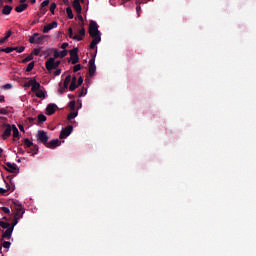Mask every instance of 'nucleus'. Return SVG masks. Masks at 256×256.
Masks as SVG:
<instances>
[{
    "instance_id": "nucleus-21",
    "label": "nucleus",
    "mask_w": 256,
    "mask_h": 256,
    "mask_svg": "<svg viewBox=\"0 0 256 256\" xmlns=\"http://www.w3.org/2000/svg\"><path fill=\"white\" fill-rule=\"evenodd\" d=\"M12 133L14 139L19 138V129H17V126H15V124L12 125Z\"/></svg>"
},
{
    "instance_id": "nucleus-29",
    "label": "nucleus",
    "mask_w": 256,
    "mask_h": 256,
    "mask_svg": "<svg viewBox=\"0 0 256 256\" xmlns=\"http://www.w3.org/2000/svg\"><path fill=\"white\" fill-rule=\"evenodd\" d=\"M19 219H21L18 216H14V220L13 222L10 224V227H12V229H15V226L17 225V223H19Z\"/></svg>"
},
{
    "instance_id": "nucleus-12",
    "label": "nucleus",
    "mask_w": 256,
    "mask_h": 256,
    "mask_svg": "<svg viewBox=\"0 0 256 256\" xmlns=\"http://www.w3.org/2000/svg\"><path fill=\"white\" fill-rule=\"evenodd\" d=\"M61 145V142L59 139H54L46 144V147L48 149H56V147H59Z\"/></svg>"
},
{
    "instance_id": "nucleus-13",
    "label": "nucleus",
    "mask_w": 256,
    "mask_h": 256,
    "mask_svg": "<svg viewBox=\"0 0 256 256\" xmlns=\"http://www.w3.org/2000/svg\"><path fill=\"white\" fill-rule=\"evenodd\" d=\"M57 111V104L50 103L46 107V115H53Z\"/></svg>"
},
{
    "instance_id": "nucleus-25",
    "label": "nucleus",
    "mask_w": 256,
    "mask_h": 256,
    "mask_svg": "<svg viewBox=\"0 0 256 256\" xmlns=\"http://www.w3.org/2000/svg\"><path fill=\"white\" fill-rule=\"evenodd\" d=\"M66 14H67L68 19H73L74 15H73V10L71 9V7L66 8Z\"/></svg>"
},
{
    "instance_id": "nucleus-47",
    "label": "nucleus",
    "mask_w": 256,
    "mask_h": 256,
    "mask_svg": "<svg viewBox=\"0 0 256 256\" xmlns=\"http://www.w3.org/2000/svg\"><path fill=\"white\" fill-rule=\"evenodd\" d=\"M39 53H41V49H39V48H35V49L32 51V55L38 56Z\"/></svg>"
},
{
    "instance_id": "nucleus-35",
    "label": "nucleus",
    "mask_w": 256,
    "mask_h": 256,
    "mask_svg": "<svg viewBox=\"0 0 256 256\" xmlns=\"http://www.w3.org/2000/svg\"><path fill=\"white\" fill-rule=\"evenodd\" d=\"M77 87H79V85L75 82H71L70 86H69V91H75V89H77Z\"/></svg>"
},
{
    "instance_id": "nucleus-57",
    "label": "nucleus",
    "mask_w": 256,
    "mask_h": 256,
    "mask_svg": "<svg viewBox=\"0 0 256 256\" xmlns=\"http://www.w3.org/2000/svg\"><path fill=\"white\" fill-rule=\"evenodd\" d=\"M149 0H138V5H145Z\"/></svg>"
},
{
    "instance_id": "nucleus-4",
    "label": "nucleus",
    "mask_w": 256,
    "mask_h": 256,
    "mask_svg": "<svg viewBox=\"0 0 256 256\" xmlns=\"http://www.w3.org/2000/svg\"><path fill=\"white\" fill-rule=\"evenodd\" d=\"M71 133H73V125H68L63 130H61L59 139H67Z\"/></svg>"
},
{
    "instance_id": "nucleus-36",
    "label": "nucleus",
    "mask_w": 256,
    "mask_h": 256,
    "mask_svg": "<svg viewBox=\"0 0 256 256\" xmlns=\"http://www.w3.org/2000/svg\"><path fill=\"white\" fill-rule=\"evenodd\" d=\"M78 113L77 112H71L70 114H68V121H71V119H75V117H77Z\"/></svg>"
},
{
    "instance_id": "nucleus-2",
    "label": "nucleus",
    "mask_w": 256,
    "mask_h": 256,
    "mask_svg": "<svg viewBox=\"0 0 256 256\" xmlns=\"http://www.w3.org/2000/svg\"><path fill=\"white\" fill-rule=\"evenodd\" d=\"M91 59L89 60V75L90 77H93L95 75V71H97V66L95 65V57L96 54H91Z\"/></svg>"
},
{
    "instance_id": "nucleus-50",
    "label": "nucleus",
    "mask_w": 256,
    "mask_h": 256,
    "mask_svg": "<svg viewBox=\"0 0 256 256\" xmlns=\"http://www.w3.org/2000/svg\"><path fill=\"white\" fill-rule=\"evenodd\" d=\"M69 107H70L71 111H75V101H71L69 103Z\"/></svg>"
},
{
    "instance_id": "nucleus-23",
    "label": "nucleus",
    "mask_w": 256,
    "mask_h": 256,
    "mask_svg": "<svg viewBox=\"0 0 256 256\" xmlns=\"http://www.w3.org/2000/svg\"><path fill=\"white\" fill-rule=\"evenodd\" d=\"M69 83H71V75L66 76L64 80V89H69Z\"/></svg>"
},
{
    "instance_id": "nucleus-8",
    "label": "nucleus",
    "mask_w": 256,
    "mask_h": 256,
    "mask_svg": "<svg viewBox=\"0 0 256 256\" xmlns=\"http://www.w3.org/2000/svg\"><path fill=\"white\" fill-rule=\"evenodd\" d=\"M13 227L7 228L6 231L3 232L2 237L0 238V243H3L5 239L9 241L11 239V235H13Z\"/></svg>"
},
{
    "instance_id": "nucleus-55",
    "label": "nucleus",
    "mask_w": 256,
    "mask_h": 256,
    "mask_svg": "<svg viewBox=\"0 0 256 256\" xmlns=\"http://www.w3.org/2000/svg\"><path fill=\"white\" fill-rule=\"evenodd\" d=\"M69 47V43L67 42H64L62 45H61V49H67Z\"/></svg>"
},
{
    "instance_id": "nucleus-27",
    "label": "nucleus",
    "mask_w": 256,
    "mask_h": 256,
    "mask_svg": "<svg viewBox=\"0 0 256 256\" xmlns=\"http://www.w3.org/2000/svg\"><path fill=\"white\" fill-rule=\"evenodd\" d=\"M136 13H137V17H141V13H143V10H141V5L137 1H136Z\"/></svg>"
},
{
    "instance_id": "nucleus-14",
    "label": "nucleus",
    "mask_w": 256,
    "mask_h": 256,
    "mask_svg": "<svg viewBox=\"0 0 256 256\" xmlns=\"http://www.w3.org/2000/svg\"><path fill=\"white\" fill-rule=\"evenodd\" d=\"M51 29H57V21H53L52 23L45 25L43 33H49Z\"/></svg>"
},
{
    "instance_id": "nucleus-40",
    "label": "nucleus",
    "mask_w": 256,
    "mask_h": 256,
    "mask_svg": "<svg viewBox=\"0 0 256 256\" xmlns=\"http://www.w3.org/2000/svg\"><path fill=\"white\" fill-rule=\"evenodd\" d=\"M78 37H82V39L85 37V26L81 27V29L79 30Z\"/></svg>"
},
{
    "instance_id": "nucleus-20",
    "label": "nucleus",
    "mask_w": 256,
    "mask_h": 256,
    "mask_svg": "<svg viewBox=\"0 0 256 256\" xmlns=\"http://www.w3.org/2000/svg\"><path fill=\"white\" fill-rule=\"evenodd\" d=\"M28 153H32V155H37V153H39V146L37 144H34L33 146H31Z\"/></svg>"
},
{
    "instance_id": "nucleus-33",
    "label": "nucleus",
    "mask_w": 256,
    "mask_h": 256,
    "mask_svg": "<svg viewBox=\"0 0 256 256\" xmlns=\"http://www.w3.org/2000/svg\"><path fill=\"white\" fill-rule=\"evenodd\" d=\"M59 93H60V95H63L64 93H65V89H67V88H65V85H63V82H60L59 83Z\"/></svg>"
},
{
    "instance_id": "nucleus-49",
    "label": "nucleus",
    "mask_w": 256,
    "mask_h": 256,
    "mask_svg": "<svg viewBox=\"0 0 256 256\" xmlns=\"http://www.w3.org/2000/svg\"><path fill=\"white\" fill-rule=\"evenodd\" d=\"M1 210L3 211V213H6L7 215H9V213H11V210L7 207H2Z\"/></svg>"
},
{
    "instance_id": "nucleus-19",
    "label": "nucleus",
    "mask_w": 256,
    "mask_h": 256,
    "mask_svg": "<svg viewBox=\"0 0 256 256\" xmlns=\"http://www.w3.org/2000/svg\"><path fill=\"white\" fill-rule=\"evenodd\" d=\"M72 7L76 11V13H81L82 8H81V3L80 2H73Z\"/></svg>"
},
{
    "instance_id": "nucleus-46",
    "label": "nucleus",
    "mask_w": 256,
    "mask_h": 256,
    "mask_svg": "<svg viewBox=\"0 0 256 256\" xmlns=\"http://www.w3.org/2000/svg\"><path fill=\"white\" fill-rule=\"evenodd\" d=\"M60 53V59H63L64 57H67V50H63Z\"/></svg>"
},
{
    "instance_id": "nucleus-37",
    "label": "nucleus",
    "mask_w": 256,
    "mask_h": 256,
    "mask_svg": "<svg viewBox=\"0 0 256 256\" xmlns=\"http://www.w3.org/2000/svg\"><path fill=\"white\" fill-rule=\"evenodd\" d=\"M29 61H33V54H30L25 59H23L22 63H29Z\"/></svg>"
},
{
    "instance_id": "nucleus-61",
    "label": "nucleus",
    "mask_w": 256,
    "mask_h": 256,
    "mask_svg": "<svg viewBox=\"0 0 256 256\" xmlns=\"http://www.w3.org/2000/svg\"><path fill=\"white\" fill-rule=\"evenodd\" d=\"M3 89H11V84H5V85L3 86Z\"/></svg>"
},
{
    "instance_id": "nucleus-52",
    "label": "nucleus",
    "mask_w": 256,
    "mask_h": 256,
    "mask_svg": "<svg viewBox=\"0 0 256 256\" xmlns=\"http://www.w3.org/2000/svg\"><path fill=\"white\" fill-rule=\"evenodd\" d=\"M52 51H54V60L59 59V57H60L59 51H57V50H52Z\"/></svg>"
},
{
    "instance_id": "nucleus-39",
    "label": "nucleus",
    "mask_w": 256,
    "mask_h": 256,
    "mask_svg": "<svg viewBox=\"0 0 256 256\" xmlns=\"http://www.w3.org/2000/svg\"><path fill=\"white\" fill-rule=\"evenodd\" d=\"M12 51H14V47L2 48L3 53H12Z\"/></svg>"
},
{
    "instance_id": "nucleus-42",
    "label": "nucleus",
    "mask_w": 256,
    "mask_h": 256,
    "mask_svg": "<svg viewBox=\"0 0 256 256\" xmlns=\"http://www.w3.org/2000/svg\"><path fill=\"white\" fill-rule=\"evenodd\" d=\"M87 95V89L82 88L79 93V97H85Z\"/></svg>"
},
{
    "instance_id": "nucleus-38",
    "label": "nucleus",
    "mask_w": 256,
    "mask_h": 256,
    "mask_svg": "<svg viewBox=\"0 0 256 256\" xmlns=\"http://www.w3.org/2000/svg\"><path fill=\"white\" fill-rule=\"evenodd\" d=\"M14 51L17 53H23V51H25V46L14 47Z\"/></svg>"
},
{
    "instance_id": "nucleus-26",
    "label": "nucleus",
    "mask_w": 256,
    "mask_h": 256,
    "mask_svg": "<svg viewBox=\"0 0 256 256\" xmlns=\"http://www.w3.org/2000/svg\"><path fill=\"white\" fill-rule=\"evenodd\" d=\"M0 227H2V229H9L11 227V223L0 221Z\"/></svg>"
},
{
    "instance_id": "nucleus-32",
    "label": "nucleus",
    "mask_w": 256,
    "mask_h": 256,
    "mask_svg": "<svg viewBox=\"0 0 256 256\" xmlns=\"http://www.w3.org/2000/svg\"><path fill=\"white\" fill-rule=\"evenodd\" d=\"M77 19L80 21V27H85V22L83 21V16L81 13H77Z\"/></svg>"
},
{
    "instance_id": "nucleus-9",
    "label": "nucleus",
    "mask_w": 256,
    "mask_h": 256,
    "mask_svg": "<svg viewBox=\"0 0 256 256\" xmlns=\"http://www.w3.org/2000/svg\"><path fill=\"white\" fill-rule=\"evenodd\" d=\"M15 205H16V213L14 214V217H20V219H23L25 208L21 204L15 203Z\"/></svg>"
},
{
    "instance_id": "nucleus-31",
    "label": "nucleus",
    "mask_w": 256,
    "mask_h": 256,
    "mask_svg": "<svg viewBox=\"0 0 256 256\" xmlns=\"http://www.w3.org/2000/svg\"><path fill=\"white\" fill-rule=\"evenodd\" d=\"M45 121H47V116H45L43 114H39L38 115V123H45Z\"/></svg>"
},
{
    "instance_id": "nucleus-53",
    "label": "nucleus",
    "mask_w": 256,
    "mask_h": 256,
    "mask_svg": "<svg viewBox=\"0 0 256 256\" xmlns=\"http://www.w3.org/2000/svg\"><path fill=\"white\" fill-rule=\"evenodd\" d=\"M11 35H12L11 30H9V31L6 32V35L4 36V38L6 39V41H7V39H9V37H11Z\"/></svg>"
},
{
    "instance_id": "nucleus-11",
    "label": "nucleus",
    "mask_w": 256,
    "mask_h": 256,
    "mask_svg": "<svg viewBox=\"0 0 256 256\" xmlns=\"http://www.w3.org/2000/svg\"><path fill=\"white\" fill-rule=\"evenodd\" d=\"M30 85H32L31 91L33 93H35L37 91H40V89H41V84L39 82H37L36 79H31L30 80Z\"/></svg>"
},
{
    "instance_id": "nucleus-45",
    "label": "nucleus",
    "mask_w": 256,
    "mask_h": 256,
    "mask_svg": "<svg viewBox=\"0 0 256 256\" xmlns=\"http://www.w3.org/2000/svg\"><path fill=\"white\" fill-rule=\"evenodd\" d=\"M51 53H53V50L42 51V55H45L46 57H49V55H51Z\"/></svg>"
},
{
    "instance_id": "nucleus-30",
    "label": "nucleus",
    "mask_w": 256,
    "mask_h": 256,
    "mask_svg": "<svg viewBox=\"0 0 256 256\" xmlns=\"http://www.w3.org/2000/svg\"><path fill=\"white\" fill-rule=\"evenodd\" d=\"M35 67V62H30L27 67H26V71L27 73H31V71H33V68Z\"/></svg>"
},
{
    "instance_id": "nucleus-28",
    "label": "nucleus",
    "mask_w": 256,
    "mask_h": 256,
    "mask_svg": "<svg viewBox=\"0 0 256 256\" xmlns=\"http://www.w3.org/2000/svg\"><path fill=\"white\" fill-rule=\"evenodd\" d=\"M36 97H38V99H45V92H43V90L36 91Z\"/></svg>"
},
{
    "instance_id": "nucleus-7",
    "label": "nucleus",
    "mask_w": 256,
    "mask_h": 256,
    "mask_svg": "<svg viewBox=\"0 0 256 256\" xmlns=\"http://www.w3.org/2000/svg\"><path fill=\"white\" fill-rule=\"evenodd\" d=\"M3 168L8 171V173H19V167H17V164L10 162L6 163V166H3Z\"/></svg>"
},
{
    "instance_id": "nucleus-16",
    "label": "nucleus",
    "mask_w": 256,
    "mask_h": 256,
    "mask_svg": "<svg viewBox=\"0 0 256 256\" xmlns=\"http://www.w3.org/2000/svg\"><path fill=\"white\" fill-rule=\"evenodd\" d=\"M68 35L70 39H74V41H83V37L79 36V34L73 36V28L68 29Z\"/></svg>"
},
{
    "instance_id": "nucleus-48",
    "label": "nucleus",
    "mask_w": 256,
    "mask_h": 256,
    "mask_svg": "<svg viewBox=\"0 0 256 256\" xmlns=\"http://www.w3.org/2000/svg\"><path fill=\"white\" fill-rule=\"evenodd\" d=\"M47 5H49V0H45V1H43L42 3H41V9H43V8H45V7H47Z\"/></svg>"
},
{
    "instance_id": "nucleus-24",
    "label": "nucleus",
    "mask_w": 256,
    "mask_h": 256,
    "mask_svg": "<svg viewBox=\"0 0 256 256\" xmlns=\"http://www.w3.org/2000/svg\"><path fill=\"white\" fill-rule=\"evenodd\" d=\"M33 145L34 144L31 142V140H29V138L24 139V146H25L26 149H29V148L33 147Z\"/></svg>"
},
{
    "instance_id": "nucleus-6",
    "label": "nucleus",
    "mask_w": 256,
    "mask_h": 256,
    "mask_svg": "<svg viewBox=\"0 0 256 256\" xmlns=\"http://www.w3.org/2000/svg\"><path fill=\"white\" fill-rule=\"evenodd\" d=\"M4 132L1 135V138L6 141V139H9V136L11 135V131L13 129V126H11L10 124H3L2 125Z\"/></svg>"
},
{
    "instance_id": "nucleus-3",
    "label": "nucleus",
    "mask_w": 256,
    "mask_h": 256,
    "mask_svg": "<svg viewBox=\"0 0 256 256\" xmlns=\"http://www.w3.org/2000/svg\"><path fill=\"white\" fill-rule=\"evenodd\" d=\"M36 137L39 143H42V145H45V147L47 146V143L49 141V136H47V132L39 131Z\"/></svg>"
},
{
    "instance_id": "nucleus-58",
    "label": "nucleus",
    "mask_w": 256,
    "mask_h": 256,
    "mask_svg": "<svg viewBox=\"0 0 256 256\" xmlns=\"http://www.w3.org/2000/svg\"><path fill=\"white\" fill-rule=\"evenodd\" d=\"M54 75L59 76L61 75V69H58L54 72Z\"/></svg>"
},
{
    "instance_id": "nucleus-22",
    "label": "nucleus",
    "mask_w": 256,
    "mask_h": 256,
    "mask_svg": "<svg viewBox=\"0 0 256 256\" xmlns=\"http://www.w3.org/2000/svg\"><path fill=\"white\" fill-rule=\"evenodd\" d=\"M45 39H47V35H42L36 39L37 45H43L45 43Z\"/></svg>"
},
{
    "instance_id": "nucleus-43",
    "label": "nucleus",
    "mask_w": 256,
    "mask_h": 256,
    "mask_svg": "<svg viewBox=\"0 0 256 256\" xmlns=\"http://www.w3.org/2000/svg\"><path fill=\"white\" fill-rule=\"evenodd\" d=\"M0 115H9L7 108H0Z\"/></svg>"
},
{
    "instance_id": "nucleus-63",
    "label": "nucleus",
    "mask_w": 256,
    "mask_h": 256,
    "mask_svg": "<svg viewBox=\"0 0 256 256\" xmlns=\"http://www.w3.org/2000/svg\"><path fill=\"white\" fill-rule=\"evenodd\" d=\"M5 41H7V38H5V37L1 38V39H0V45L3 44V43H5Z\"/></svg>"
},
{
    "instance_id": "nucleus-41",
    "label": "nucleus",
    "mask_w": 256,
    "mask_h": 256,
    "mask_svg": "<svg viewBox=\"0 0 256 256\" xmlns=\"http://www.w3.org/2000/svg\"><path fill=\"white\" fill-rule=\"evenodd\" d=\"M2 247H4V249H10V247H11V242H9V241H4V242L2 243Z\"/></svg>"
},
{
    "instance_id": "nucleus-1",
    "label": "nucleus",
    "mask_w": 256,
    "mask_h": 256,
    "mask_svg": "<svg viewBox=\"0 0 256 256\" xmlns=\"http://www.w3.org/2000/svg\"><path fill=\"white\" fill-rule=\"evenodd\" d=\"M88 33L92 39H101V31H99V25L93 20L90 21Z\"/></svg>"
},
{
    "instance_id": "nucleus-10",
    "label": "nucleus",
    "mask_w": 256,
    "mask_h": 256,
    "mask_svg": "<svg viewBox=\"0 0 256 256\" xmlns=\"http://www.w3.org/2000/svg\"><path fill=\"white\" fill-rule=\"evenodd\" d=\"M45 67L47 71H53V69H57L55 66V58H49L45 63Z\"/></svg>"
},
{
    "instance_id": "nucleus-64",
    "label": "nucleus",
    "mask_w": 256,
    "mask_h": 256,
    "mask_svg": "<svg viewBox=\"0 0 256 256\" xmlns=\"http://www.w3.org/2000/svg\"><path fill=\"white\" fill-rule=\"evenodd\" d=\"M28 121H29V123H33V122L35 121V118L29 117V118H28Z\"/></svg>"
},
{
    "instance_id": "nucleus-51",
    "label": "nucleus",
    "mask_w": 256,
    "mask_h": 256,
    "mask_svg": "<svg viewBox=\"0 0 256 256\" xmlns=\"http://www.w3.org/2000/svg\"><path fill=\"white\" fill-rule=\"evenodd\" d=\"M7 191H11V189L10 188H8V189L0 188V195H4L5 193H7Z\"/></svg>"
},
{
    "instance_id": "nucleus-44",
    "label": "nucleus",
    "mask_w": 256,
    "mask_h": 256,
    "mask_svg": "<svg viewBox=\"0 0 256 256\" xmlns=\"http://www.w3.org/2000/svg\"><path fill=\"white\" fill-rule=\"evenodd\" d=\"M77 71H81V64H76L73 68V72L77 73Z\"/></svg>"
},
{
    "instance_id": "nucleus-15",
    "label": "nucleus",
    "mask_w": 256,
    "mask_h": 256,
    "mask_svg": "<svg viewBox=\"0 0 256 256\" xmlns=\"http://www.w3.org/2000/svg\"><path fill=\"white\" fill-rule=\"evenodd\" d=\"M101 43V38H93L92 42L90 43V49H95L94 55H97V45Z\"/></svg>"
},
{
    "instance_id": "nucleus-56",
    "label": "nucleus",
    "mask_w": 256,
    "mask_h": 256,
    "mask_svg": "<svg viewBox=\"0 0 256 256\" xmlns=\"http://www.w3.org/2000/svg\"><path fill=\"white\" fill-rule=\"evenodd\" d=\"M77 85H78V87H79L80 85H83V77L80 76V77L78 78V84H77Z\"/></svg>"
},
{
    "instance_id": "nucleus-60",
    "label": "nucleus",
    "mask_w": 256,
    "mask_h": 256,
    "mask_svg": "<svg viewBox=\"0 0 256 256\" xmlns=\"http://www.w3.org/2000/svg\"><path fill=\"white\" fill-rule=\"evenodd\" d=\"M18 127H19V130H20V131H22L23 133H25V128L23 127V125L20 124V125H18Z\"/></svg>"
},
{
    "instance_id": "nucleus-54",
    "label": "nucleus",
    "mask_w": 256,
    "mask_h": 256,
    "mask_svg": "<svg viewBox=\"0 0 256 256\" xmlns=\"http://www.w3.org/2000/svg\"><path fill=\"white\" fill-rule=\"evenodd\" d=\"M36 41H37V39H35V36H31L30 38H29V43H36Z\"/></svg>"
},
{
    "instance_id": "nucleus-59",
    "label": "nucleus",
    "mask_w": 256,
    "mask_h": 256,
    "mask_svg": "<svg viewBox=\"0 0 256 256\" xmlns=\"http://www.w3.org/2000/svg\"><path fill=\"white\" fill-rule=\"evenodd\" d=\"M40 11H41L42 15H45V13H47V9L46 8H40Z\"/></svg>"
},
{
    "instance_id": "nucleus-17",
    "label": "nucleus",
    "mask_w": 256,
    "mask_h": 256,
    "mask_svg": "<svg viewBox=\"0 0 256 256\" xmlns=\"http://www.w3.org/2000/svg\"><path fill=\"white\" fill-rule=\"evenodd\" d=\"M27 7H29L28 4H20L15 7V11H16V13H23V11H25L27 9Z\"/></svg>"
},
{
    "instance_id": "nucleus-18",
    "label": "nucleus",
    "mask_w": 256,
    "mask_h": 256,
    "mask_svg": "<svg viewBox=\"0 0 256 256\" xmlns=\"http://www.w3.org/2000/svg\"><path fill=\"white\" fill-rule=\"evenodd\" d=\"M11 11H13V6L6 5L2 9L3 15H11Z\"/></svg>"
},
{
    "instance_id": "nucleus-5",
    "label": "nucleus",
    "mask_w": 256,
    "mask_h": 256,
    "mask_svg": "<svg viewBox=\"0 0 256 256\" xmlns=\"http://www.w3.org/2000/svg\"><path fill=\"white\" fill-rule=\"evenodd\" d=\"M70 53V59L72 61V65H77V62L79 61V48H73L69 51Z\"/></svg>"
},
{
    "instance_id": "nucleus-62",
    "label": "nucleus",
    "mask_w": 256,
    "mask_h": 256,
    "mask_svg": "<svg viewBox=\"0 0 256 256\" xmlns=\"http://www.w3.org/2000/svg\"><path fill=\"white\" fill-rule=\"evenodd\" d=\"M37 23H39V19L32 21L31 26L33 27V25H37Z\"/></svg>"
},
{
    "instance_id": "nucleus-34",
    "label": "nucleus",
    "mask_w": 256,
    "mask_h": 256,
    "mask_svg": "<svg viewBox=\"0 0 256 256\" xmlns=\"http://www.w3.org/2000/svg\"><path fill=\"white\" fill-rule=\"evenodd\" d=\"M55 9H57V4L53 2L50 5V13H52V15H55Z\"/></svg>"
}]
</instances>
